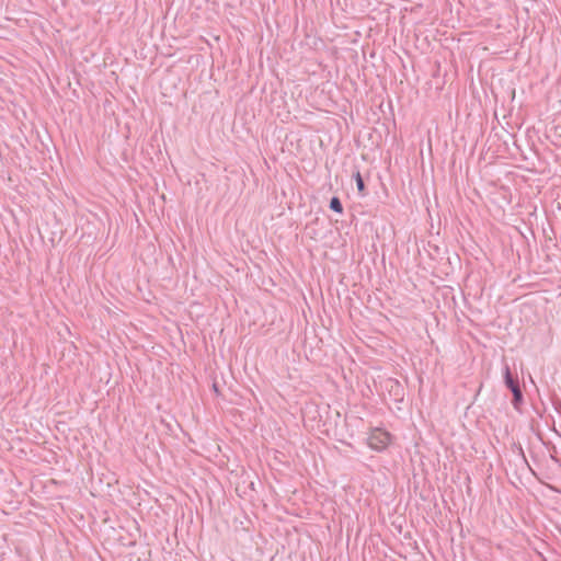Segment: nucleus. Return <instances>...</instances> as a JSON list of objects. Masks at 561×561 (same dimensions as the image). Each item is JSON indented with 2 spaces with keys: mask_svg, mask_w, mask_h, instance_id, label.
Masks as SVG:
<instances>
[{
  "mask_svg": "<svg viewBox=\"0 0 561 561\" xmlns=\"http://www.w3.org/2000/svg\"><path fill=\"white\" fill-rule=\"evenodd\" d=\"M391 442V434L385 430H381V428H374L368 438H367V444L368 446L375 450V451H383L388 445L390 444Z\"/></svg>",
  "mask_w": 561,
  "mask_h": 561,
  "instance_id": "f257e3e1",
  "label": "nucleus"
},
{
  "mask_svg": "<svg viewBox=\"0 0 561 561\" xmlns=\"http://www.w3.org/2000/svg\"><path fill=\"white\" fill-rule=\"evenodd\" d=\"M503 377L505 386L513 392L515 389H520L519 382L512 376L511 368L507 364L503 368Z\"/></svg>",
  "mask_w": 561,
  "mask_h": 561,
  "instance_id": "f03ea898",
  "label": "nucleus"
},
{
  "mask_svg": "<svg viewBox=\"0 0 561 561\" xmlns=\"http://www.w3.org/2000/svg\"><path fill=\"white\" fill-rule=\"evenodd\" d=\"M512 404L515 410H519L520 405L524 403V396L522 389H515L513 392Z\"/></svg>",
  "mask_w": 561,
  "mask_h": 561,
  "instance_id": "7ed1b4c3",
  "label": "nucleus"
},
{
  "mask_svg": "<svg viewBox=\"0 0 561 561\" xmlns=\"http://www.w3.org/2000/svg\"><path fill=\"white\" fill-rule=\"evenodd\" d=\"M329 207H330L331 210H333L335 213H339V214L343 213V205H342V202L340 201V198L337 196H333L330 199Z\"/></svg>",
  "mask_w": 561,
  "mask_h": 561,
  "instance_id": "20e7f679",
  "label": "nucleus"
},
{
  "mask_svg": "<svg viewBox=\"0 0 561 561\" xmlns=\"http://www.w3.org/2000/svg\"><path fill=\"white\" fill-rule=\"evenodd\" d=\"M389 382L391 383V391H393L396 397H403V388L399 383L398 380L390 379Z\"/></svg>",
  "mask_w": 561,
  "mask_h": 561,
  "instance_id": "39448f33",
  "label": "nucleus"
},
{
  "mask_svg": "<svg viewBox=\"0 0 561 561\" xmlns=\"http://www.w3.org/2000/svg\"><path fill=\"white\" fill-rule=\"evenodd\" d=\"M354 178H355L357 191L363 194L365 191L364 179L362 178V175L358 171L354 174Z\"/></svg>",
  "mask_w": 561,
  "mask_h": 561,
  "instance_id": "423d86ee",
  "label": "nucleus"
}]
</instances>
